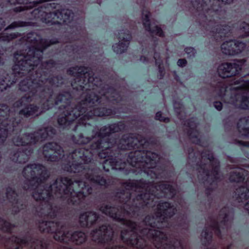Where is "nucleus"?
<instances>
[{
	"label": "nucleus",
	"mask_w": 249,
	"mask_h": 249,
	"mask_svg": "<svg viewBox=\"0 0 249 249\" xmlns=\"http://www.w3.org/2000/svg\"><path fill=\"white\" fill-rule=\"evenodd\" d=\"M75 183L81 188V190L76 193L74 191V182L71 178L68 177L57 178L52 185H50V196L41 202V207L38 206L36 208L37 215L44 219L53 218L57 215L51 202L54 196L62 200H66L70 205L78 206L84 203L86 197L91 194L92 189L86 184L87 182L82 180L75 181Z\"/></svg>",
	"instance_id": "39448f33"
},
{
	"label": "nucleus",
	"mask_w": 249,
	"mask_h": 249,
	"mask_svg": "<svg viewBox=\"0 0 249 249\" xmlns=\"http://www.w3.org/2000/svg\"><path fill=\"white\" fill-rule=\"evenodd\" d=\"M241 32L244 34L245 36H249V24L246 22H242L239 26Z\"/></svg>",
	"instance_id": "4c0bfd02"
},
{
	"label": "nucleus",
	"mask_w": 249,
	"mask_h": 249,
	"mask_svg": "<svg viewBox=\"0 0 249 249\" xmlns=\"http://www.w3.org/2000/svg\"><path fill=\"white\" fill-rule=\"evenodd\" d=\"M33 153V149L30 147L16 148L11 151L10 158L14 162L24 164L29 160Z\"/></svg>",
	"instance_id": "aec40b11"
},
{
	"label": "nucleus",
	"mask_w": 249,
	"mask_h": 249,
	"mask_svg": "<svg viewBox=\"0 0 249 249\" xmlns=\"http://www.w3.org/2000/svg\"><path fill=\"white\" fill-rule=\"evenodd\" d=\"M28 103L26 105L23 106L24 107L19 112V115L28 118L36 115L38 111L39 107L36 105L30 104Z\"/></svg>",
	"instance_id": "bb28decb"
},
{
	"label": "nucleus",
	"mask_w": 249,
	"mask_h": 249,
	"mask_svg": "<svg viewBox=\"0 0 249 249\" xmlns=\"http://www.w3.org/2000/svg\"><path fill=\"white\" fill-rule=\"evenodd\" d=\"M235 45L234 40L224 42L221 45V51L226 55H236V49L234 47Z\"/></svg>",
	"instance_id": "c85d7f7f"
},
{
	"label": "nucleus",
	"mask_w": 249,
	"mask_h": 249,
	"mask_svg": "<svg viewBox=\"0 0 249 249\" xmlns=\"http://www.w3.org/2000/svg\"><path fill=\"white\" fill-rule=\"evenodd\" d=\"M155 119L157 120H159L160 122H164L165 123H168L170 121V119L168 117H165L162 115V113L161 111H158L156 114Z\"/></svg>",
	"instance_id": "58836bf2"
},
{
	"label": "nucleus",
	"mask_w": 249,
	"mask_h": 249,
	"mask_svg": "<svg viewBox=\"0 0 249 249\" xmlns=\"http://www.w3.org/2000/svg\"><path fill=\"white\" fill-rule=\"evenodd\" d=\"M159 55L158 53H155L154 54V58L155 60L156 65L159 64V63H162V61L159 59Z\"/></svg>",
	"instance_id": "a18cd8bd"
},
{
	"label": "nucleus",
	"mask_w": 249,
	"mask_h": 249,
	"mask_svg": "<svg viewBox=\"0 0 249 249\" xmlns=\"http://www.w3.org/2000/svg\"><path fill=\"white\" fill-rule=\"evenodd\" d=\"M5 26V21L3 18H0V31Z\"/></svg>",
	"instance_id": "3c124183"
},
{
	"label": "nucleus",
	"mask_w": 249,
	"mask_h": 249,
	"mask_svg": "<svg viewBox=\"0 0 249 249\" xmlns=\"http://www.w3.org/2000/svg\"><path fill=\"white\" fill-rule=\"evenodd\" d=\"M55 132V130L52 127H42L33 133H25L15 137L13 139V142L18 146H32L38 142L45 141L49 137H52Z\"/></svg>",
	"instance_id": "ddd939ff"
},
{
	"label": "nucleus",
	"mask_w": 249,
	"mask_h": 249,
	"mask_svg": "<svg viewBox=\"0 0 249 249\" xmlns=\"http://www.w3.org/2000/svg\"><path fill=\"white\" fill-rule=\"evenodd\" d=\"M42 154L44 159L50 161H56L64 157L62 148L55 142H48L42 147Z\"/></svg>",
	"instance_id": "f3484780"
},
{
	"label": "nucleus",
	"mask_w": 249,
	"mask_h": 249,
	"mask_svg": "<svg viewBox=\"0 0 249 249\" xmlns=\"http://www.w3.org/2000/svg\"><path fill=\"white\" fill-rule=\"evenodd\" d=\"M38 65L34 67L33 69L26 71L25 73L20 72L19 74L15 69L16 65L14 67V73L15 77H21L23 76H26L25 79L21 80L18 85V89L21 91L26 93L20 99L14 104L15 107H22L26 105L28 103H30L37 98H43L44 95V91H45L44 86H43V81L42 75H36V77L33 74L35 68Z\"/></svg>",
	"instance_id": "6e6552de"
},
{
	"label": "nucleus",
	"mask_w": 249,
	"mask_h": 249,
	"mask_svg": "<svg viewBox=\"0 0 249 249\" xmlns=\"http://www.w3.org/2000/svg\"><path fill=\"white\" fill-rule=\"evenodd\" d=\"M15 226L0 217V230L4 232H11Z\"/></svg>",
	"instance_id": "2f4dec72"
},
{
	"label": "nucleus",
	"mask_w": 249,
	"mask_h": 249,
	"mask_svg": "<svg viewBox=\"0 0 249 249\" xmlns=\"http://www.w3.org/2000/svg\"><path fill=\"white\" fill-rule=\"evenodd\" d=\"M125 190L116 194V199L123 203L117 207L104 204L99 209L103 213L108 215L117 221L125 225L130 230L127 231L131 235L132 232L140 233V227L158 229L166 227L167 219L173 216L177 212L176 208L167 202H160L157 205L154 215H147L137 225L136 223L127 217L131 216L134 208L150 207L153 205L154 199L166 197L172 198L176 193L174 187L169 182L161 181L158 183H146L142 180H129L122 183Z\"/></svg>",
	"instance_id": "f03ea898"
},
{
	"label": "nucleus",
	"mask_w": 249,
	"mask_h": 249,
	"mask_svg": "<svg viewBox=\"0 0 249 249\" xmlns=\"http://www.w3.org/2000/svg\"><path fill=\"white\" fill-rule=\"evenodd\" d=\"M174 107L176 110H180L182 107V105L180 104L179 102H175L174 104ZM178 111L177 110V112Z\"/></svg>",
	"instance_id": "49530a36"
},
{
	"label": "nucleus",
	"mask_w": 249,
	"mask_h": 249,
	"mask_svg": "<svg viewBox=\"0 0 249 249\" xmlns=\"http://www.w3.org/2000/svg\"><path fill=\"white\" fill-rule=\"evenodd\" d=\"M214 107L218 111H220L222 109V104L221 102L215 101L213 103Z\"/></svg>",
	"instance_id": "c03bdc74"
},
{
	"label": "nucleus",
	"mask_w": 249,
	"mask_h": 249,
	"mask_svg": "<svg viewBox=\"0 0 249 249\" xmlns=\"http://www.w3.org/2000/svg\"><path fill=\"white\" fill-rule=\"evenodd\" d=\"M9 110L7 105L4 104H0V125L3 124V122H5L6 124L3 126L4 128H7V124H10L12 128L15 127L20 122V120H19L18 122L15 123L14 121L12 122L11 120H9Z\"/></svg>",
	"instance_id": "b1692460"
},
{
	"label": "nucleus",
	"mask_w": 249,
	"mask_h": 249,
	"mask_svg": "<svg viewBox=\"0 0 249 249\" xmlns=\"http://www.w3.org/2000/svg\"><path fill=\"white\" fill-rule=\"evenodd\" d=\"M58 24L68 23L72 20L74 13L68 9L56 10Z\"/></svg>",
	"instance_id": "a878e982"
},
{
	"label": "nucleus",
	"mask_w": 249,
	"mask_h": 249,
	"mask_svg": "<svg viewBox=\"0 0 249 249\" xmlns=\"http://www.w3.org/2000/svg\"><path fill=\"white\" fill-rule=\"evenodd\" d=\"M244 171L242 169H237L231 173L229 179L231 181L239 182L244 179Z\"/></svg>",
	"instance_id": "7c9ffc66"
},
{
	"label": "nucleus",
	"mask_w": 249,
	"mask_h": 249,
	"mask_svg": "<svg viewBox=\"0 0 249 249\" xmlns=\"http://www.w3.org/2000/svg\"><path fill=\"white\" fill-rule=\"evenodd\" d=\"M99 215L93 211H87L81 213L79 216V223L81 227L90 228L98 223Z\"/></svg>",
	"instance_id": "4be33fe9"
},
{
	"label": "nucleus",
	"mask_w": 249,
	"mask_h": 249,
	"mask_svg": "<svg viewBox=\"0 0 249 249\" xmlns=\"http://www.w3.org/2000/svg\"><path fill=\"white\" fill-rule=\"evenodd\" d=\"M43 81V86H44V88L45 89V91H44V95H43L44 98H46V100L48 99L49 95L48 94V92L50 91L51 93H50L51 96L53 99H55L56 97L54 98L53 95V91L52 88L50 87V86H54L56 87H58L60 85L63 83V79L61 76H56L53 77L49 79H46V77H43L42 79Z\"/></svg>",
	"instance_id": "5701e85b"
},
{
	"label": "nucleus",
	"mask_w": 249,
	"mask_h": 249,
	"mask_svg": "<svg viewBox=\"0 0 249 249\" xmlns=\"http://www.w3.org/2000/svg\"><path fill=\"white\" fill-rule=\"evenodd\" d=\"M187 132L189 137L190 139L193 143L196 144L200 143V140L199 138V133L196 129V123L193 120H189L187 121Z\"/></svg>",
	"instance_id": "393cba45"
},
{
	"label": "nucleus",
	"mask_w": 249,
	"mask_h": 249,
	"mask_svg": "<svg viewBox=\"0 0 249 249\" xmlns=\"http://www.w3.org/2000/svg\"><path fill=\"white\" fill-rule=\"evenodd\" d=\"M67 73L75 77L71 82L72 88L76 90H86L84 99L82 100L76 107L71 104L72 99L68 92L59 93L53 99L50 95L51 91H48L50 96L47 100V104L43 103V108L49 109L52 106L60 104L57 123L59 125L66 127L72 124L78 117L86 112H90L95 116H109L112 113V110L106 107L109 101H116L117 93L113 89L107 91L98 86L93 77V71L85 67L70 68Z\"/></svg>",
	"instance_id": "7ed1b4c3"
},
{
	"label": "nucleus",
	"mask_w": 249,
	"mask_h": 249,
	"mask_svg": "<svg viewBox=\"0 0 249 249\" xmlns=\"http://www.w3.org/2000/svg\"><path fill=\"white\" fill-rule=\"evenodd\" d=\"M234 41L236 44L234 46L236 49V55L241 53L246 48L247 45L245 43L238 40H234Z\"/></svg>",
	"instance_id": "f704fd0d"
},
{
	"label": "nucleus",
	"mask_w": 249,
	"mask_h": 249,
	"mask_svg": "<svg viewBox=\"0 0 249 249\" xmlns=\"http://www.w3.org/2000/svg\"><path fill=\"white\" fill-rule=\"evenodd\" d=\"M26 41L31 44L26 55H16L15 69L19 74L25 73L40 64L42 58L43 51L47 47L58 42L56 39L48 40L42 39L40 35L35 32H31L25 36Z\"/></svg>",
	"instance_id": "423d86ee"
},
{
	"label": "nucleus",
	"mask_w": 249,
	"mask_h": 249,
	"mask_svg": "<svg viewBox=\"0 0 249 249\" xmlns=\"http://www.w3.org/2000/svg\"><path fill=\"white\" fill-rule=\"evenodd\" d=\"M38 99H40V103L41 104L40 107H41V109H42V110H41V112H43V110H46V109L43 108V103H46V104H47V102L46 100V98H44V97H43V98H38V97L36 100H37Z\"/></svg>",
	"instance_id": "09e8293b"
},
{
	"label": "nucleus",
	"mask_w": 249,
	"mask_h": 249,
	"mask_svg": "<svg viewBox=\"0 0 249 249\" xmlns=\"http://www.w3.org/2000/svg\"><path fill=\"white\" fill-rule=\"evenodd\" d=\"M218 2L222 4H230L233 0H217Z\"/></svg>",
	"instance_id": "8fccbe9b"
},
{
	"label": "nucleus",
	"mask_w": 249,
	"mask_h": 249,
	"mask_svg": "<svg viewBox=\"0 0 249 249\" xmlns=\"http://www.w3.org/2000/svg\"><path fill=\"white\" fill-rule=\"evenodd\" d=\"M39 230L43 233H53L55 240L64 243L71 242L79 245L84 243L87 239L85 233L75 231L71 233L67 230L66 227L60 222L42 220L38 223Z\"/></svg>",
	"instance_id": "9b49d317"
},
{
	"label": "nucleus",
	"mask_w": 249,
	"mask_h": 249,
	"mask_svg": "<svg viewBox=\"0 0 249 249\" xmlns=\"http://www.w3.org/2000/svg\"><path fill=\"white\" fill-rule=\"evenodd\" d=\"M227 88L224 82H219L215 87V91L224 102L237 108L249 109V81L229 91Z\"/></svg>",
	"instance_id": "9d476101"
},
{
	"label": "nucleus",
	"mask_w": 249,
	"mask_h": 249,
	"mask_svg": "<svg viewBox=\"0 0 249 249\" xmlns=\"http://www.w3.org/2000/svg\"><path fill=\"white\" fill-rule=\"evenodd\" d=\"M245 59L235 60L232 62H224L219 65L217 72L223 78L232 77L239 75L243 65L246 62Z\"/></svg>",
	"instance_id": "2eb2a0df"
},
{
	"label": "nucleus",
	"mask_w": 249,
	"mask_h": 249,
	"mask_svg": "<svg viewBox=\"0 0 249 249\" xmlns=\"http://www.w3.org/2000/svg\"><path fill=\"white\" fill-rule=\"evenodd\" d=\"M112 163V168L116 169H121L125 168V163L122 162L121 160H116V159L112 160L111 161H110Z\"/></svg>",
	"instance_id": "e433bc0d"
},
{
	"label": "nucleus",
	"mask_w": 249,
	"mask_h": 249,
	"mask_svg": "<svg viewBox=\"0 0 249 249\" xmlns=\"http://www.w3.org/2000/svg\"><path fill=\"white\" fill-rule=\"evenodd\" d=\"M192 152H189V158L190 159L192 157Z\"/></svg>",
	"instance_id": "bf43d9fd"
},
{
	"label": "nucleus",
	"mask_w": 249,
	"mask_h": 249,
	"mask_svg": "<svg viewBox=\"0 0 249 249\" xmlns=\"http://www.w3.org/2000/svg\"><path fill=\"white\" fill-rule=\"evenodd\" d=\"M27 0V4H29L30 5L29 7L30 8H33V7L36 6V0Z\"/></svg>",
	"instance_id": "de8ad7c7"
},
{
	"label": "nucleus",
	"mask_w": 249,
	"mask_h": 249,
	"mask_svg": "<svg viewBox=\"0 0 249 249\" xmlns=\"http://www.w3.org/2000/svg\"><path fill=\"white\" fill-rule=\"evenodd\" d=\"M233 220V213L227 207L223 208L219 213L216 219H212L209 217L207 221L206 227L201 233L202 244L207 246L212 241L213 231L218 237H220L221 230H226L231 225Z\"/></svg>",
	"instance_id": "f8f14e48"
},
{
	"label": "nucleus",
	"mask_w": 249,
	"mask_h": 249,
	"mask_svg": "<svg viewBox=\"0 0 249 249\" xmlns=\"http://www.w3.org/2000/svg\"><path fill=\"white\" fill-rule=\"evenodd\" d=\"M238 142L241 145H244V146H248V144H249L248 142H243V141H239Z\"/></svg>",
	"instance_id": "5fc2aeb1"
},
{
	"label": "nucleus",
	"mask_w": 249,
	"mask_h": 249,
	"mask_svg": "<svg viewBox=\"0 0 249 249\" xmlns=\"http://www.w3.org/2000/svg\"><path fill=\"white\" fill-rule=\"evenodd\" d=\"M185 52L188 55V57L194 56L196 53V50L192 47H186L184 49Z\"/></svg>",
	"instance_id": "a19ab883"
},
{
	"label": "nucleus",
	"mask_w": 249,
	"mask_h": 249,
	"mask_svg": "<svg viewBox=\"0 0 249 249\" xmlns=\"http://www.w3.org/2000/svg\"><path fill=\"white\" fill-rule=\"evenodd\" d=\"M22 175L26 179L23 186L24 190H33L32 196L36 201L41 202L50 196V186L45 187L44 181L50 176L46 168L40 164H29L22 171Z\"/></svg>",
	"instance_id": "0eeeda50"
},
{
	"label": "nucleus",
	"mask_w": 249,
	"mask_h": 249,
	"mask_svg": "<svg viewBox=\"0 0 249 249\" xmlns=\"http://www.w3.org/2000/svg\"><path fill=\"white\" fill-rule=\"evenodd\" d=\"M26 7V6H18L16 8V11L17 12H20L22 11H23L25 9V8Z\"/></svg>",
	"instance_id": "603ef678"
},
{
	"label": "nucleus",
	"mask_w": 249,
	"mask_h": 249,
	"mask_svg": "<svg viewBox=\"0 0 249 249\" xmlns=\"http://www.w3.org/2000/svg\"><path fill=\"white\" fill-rule=\"evenodd\" d=\"M10 76L9 74H7L4 79L0 81V91H3L6 89L7 87H10L11 85L16 82V80L10 81Z\"/></svg>",
	"instance_id": "473e14b6"
},
{
	"label": "nucleus",
	"mask_w": 249,
	"mask_h": 249,
	"mask_svg": "<svg viewBox=\"0 0 249 249\" xmlns=\"http://www.w3.org/2000/svg\"><path fill=\"white\" fill-rule=\"evenodd\" d=\"M197 154L198 155H199V157H198V159H200V157H201V154L197 153Z\"/></svg>",
	"instance_id": "680f3d73"
},
{
	"label": "nucleus",
	"mask_w": 249,
	"mask_h": 249,
	"mask_svg": "<svg viewBox=\"0 0 249 249\" xmlns=\"http://www.w3.org/2000/svg\"><path fill=\"white\" fill-rule=\"evenodd\" d=\"M18 35L15 34H11L9 35H7L6 36H2L0 35V55H2L3 54V50L1 46V41H10L13 39L17 38Z\"/></svg>",
	"instance_id": "72a5a7b5"
},
{
	"label": "nucleus",
	"mask_w": 249,
	"mask_h": 249,
	"mask_svg": "<svg viewBox=\"0 0 249 249\" xmlns=\"http://www.w3.org/2000/svg\"><path fill=\"white\" fill-rule=\"evenodd\" d=\"M155 178H158V175H155Z\"/></svg>",
	"instance_id": "e2e57ef3"
},
{
	"label": "nucleus",
	"mask_w": 249,
	"mask_h": 249,
	"mask_svg": "<svg viewBox=\"0 0 249 249\" xmlns=\"http://www.w3.org/2000/svg\"><path fill=\"white\" fill-rule=\"evenodd\" d=\"M151 13L147 9H143L142 12V24L145 29L149 32L151 36L156 35L160 37L164 36V33L161 28L159 26L153 25L150 23L149 18L151 17Z\"/></svg>",
	"instance_id": "412c9836"
},
{
	"label": "nucleus",
	"mask_w": 249,
	"mask_h": 249,
	"mask_svg": "<svg viewBox=\"0 0 249 249\" xmlns=\"http://www.w3.org/2000/svg\"><path fill=\"white\" fill-rule=\"evenodd\" d=\"M140 227V233L122 231L121 238L127 245L138 249H186L180 241L174 239L168 241L166 235L160 230ZM93 241L98 244H107L105 249H127L124 246H117L114 239L113 231L110 226L102 225L90 233Z\"/></svg>",
	"instance_id": "20e7f679"
},
{
	"label": "nucleus",
	"mask_w": 249,
	"mask_h": 249,
	"mask_svg": "<svg viewBox=\"0 0 249 249\" xmlns=\"http://www.w3.org/2000/svg\"><path fill=\"white\" fill-rule=\"evenodd\" d=\"M212 191V188L211 187H208V188H207L206 189V194L207 195H209L210 193V191Z\"/></svg>",
	"instance_id": "4d7b16f0"
},
{
	"label": "nucleus",
	"mask_w": 249,
	"mask_h": 249,
	"mask_svg": "<svg viewBox=\"0 0 249 249\" xmlns=\"http://www.w3.org/2000/svg\"><path fill=\"white\" fill-rule=\"evenodd\" d=\"M56 63L53 60H49L48 61L41 63L40 70L38 69L35 71L36 75L38 76L42 75V77H46L47 71L55 67Z\"/></svg>",
	"instance_id": "cd10ccee"
},
{
	"label": "nucleus",
	"mask_w": 249,
	"mask_h": 249,
	"mask_svg": "<svg viewBox=\"0 0 249 249\" xmlns=\"http://www.w3.org/2000/svg\"><path fill=\"white\" fill-rule=\"evenodd\" d=\"M58 249H71L68 248L66 247H60Z\"/></svg>",
	"instance_id": "13d9d810"
},
{
	"label": "nucleus",
	"mask_w": 249,
	"mask_h": 249,
	"mask_svg": "<svg viewBox=\"0 0 249 249\" xmlns=\"http://www.w3.org/2000/svg\"><path fill=\"white\" fill-rule=\"evenodd\" d=\"M194 9L198 13L197 20L206 30L211 33L218 34L217 37L222 38L228 33L229 27L218 24L213 19L216 11L208 8L207 3L203 0H191Z\"/></svg>",
	"instance_id": "1a4fd4ad"
},
{
	"label": "nucleus",
	"mask_w": 249,
	"mask_h": 249,
	"mask_svg": "<svg viewBox=\"0 0 249 249\" xmlns=\"http://www.w3.org/2000/svg\"><path fill=\"white\" fill-rule=\"evenodd\" d=\"M117 36L119 42L113 45L112 48L114 52L121 54L127 50L132 36L128 30H122L118 33Z\"/></svg>",
	"instance_id": "6ab92c4d"
},
{
	"label": "nucleus",
	"mask_w": 249,
	"mask_h": 249,
	"mask_svg": "<svg viewBox=\"0 0 249 249\" xmlns=\"http://www.w3.org/2000/svg\"><path fill=\"white\" fill-rule=\"evenodd\" d=\"M11 4L15 5L16 4H27L26 0H9Z\"/></svg>",
	"instance_id": "37998d69"
},
{
	"label": "nucleus",
	"mask_w": 249,
	"mask_h": 249,
	"mask_svg": "<svg viewBox=\"0 0 249 249\" xmlns=\"http://www.w3.org/2000/svg\"><path fill=\"white\" fill-rule=\"evenodd\" d=\"M52 7L51 4H47L46 5L35 9L33 11V15L36 19H39L42 22L48 24H58V17L56 10L51 12L49 8Z\"/></svg>",
	"instance_id": "dca6fc26"
},
{
	"label": "nucleus",
	"mask_w": 249,
	"mask_h": 249,
	"mask_svg": "<svg viewBox=\"0 0 249 249\" xmlns=\"http://www.w3.org/2000/svg\"><path fill=\"white\" fill-rule=\"evenodd\" d=\"M243 185L245 186L246 188H248V190H249V178H248L246 183H244Z\"/></svg>",
	"instance_id": "864d4df0"
},
{
	"label": "nucleus",
	"mask_w": 249,
	"mask_h": 249,
	"mask_svg": "<svg viewBox=\"0 0 249 249\" xmlns=\"http://www.w3.org/2000/svg\"><path fill=\"white\" fill-rule=\"evenodd\" d=\"M1 55H0V66H3L4 64L3 59L1 57Z\"/></svg>",
	"instance_id": "6e6d98bb"
},
{
	"label": "nucleus",
	"mask_w": 249,
	"mask_h": 249,
	"mask_svg": "<svg viewBox=\"0 0 249 249\" xmlns=\"http://www.w3.org/2000/svg\"><path fill=\"white\" fill-rule=\"evenodd\" d=\"M29 25L28 22L22 21H16L12 22L10 24L7 28L6 29H14L18 27H25Z\"/></svg>",
	"instance_id": "c9c22d12"
},
{
	"label": "nucleus",
	"mask_w": 249,
	"mask_h": 249,
	"mask_svg": "<svg viewBox=\"0 0 249 249\" xmlns=\"http://www.w3.org/2000/svg\"><path fill=\"white\" fill-rule=\"evenodd\" d=\"M158 65V78L159 79H162L164 77V76L165 74V69L164 66L162 64L159 63Z\"/></svg>",
	"instance_id": "ea45409f"
},
{
	"label": "nucleus",
	"mask_w": 249,
	"mask_h": 249,
	"mask_svg": "<svg viewBox=\"0 0 249 249\" xmlns=\"http://www.w3.org/2000/svg\"><path fill=\"white\" fill-rule=\"evenodd\" d=\"M6 196L11 206L12 213L16 214L26 207V202L19 198V196L11 187L6 189Z\"/></svg>",
	"instance_id": "a211bd4d"
},
{
	"label": "nucleus",
	"mask_w": 249,
	"mask_h": 249,
	"mask_svg": "<svg viewBox=\"0 0 249 249\" xmlns=\"http://www.w3.org/2000/svg\"><path fill=\"white\" fill-rule=\"evenodd\" d=\"M231 245L228 246L226 248H224V249H230Z\"/></svg>",
	"instance_id": "052dcab7"
},
{
	"label": "nucleus",
	"mask_w": 249,
	"mask_h": 249,
	"mask_svg": "<svg viewBox=\"0 0 249 249\" xmlns=\"http://www.w3.org/2000/svg\"><path fill=\"white\" fill-rule=\"evenodd\" d=\"M206 249H208V248H207Z\"/></svg>",
	"instance_id": "0e129e2a"
},
{
	"label": "nucleus",
	"mask_w": 249,
	"mask_h": 249,
	"mask_svg": "<svg viewBox=\"0 0 249 249\" xmlns=\"http://www.w3.org/2000/svg\"><path fill=\"white\" fill-rule=\"evenodd\" d=\"M201 157L202 160L204 161L207 158L208 163L203 164L201 161L199 167L197 169L198 172L200 174L202 173L206 175L205 181L206 182H211V186L215 185V182L218 178L219 163L214 158L213 153L210 151L203 150L201 153Z\"/></svg>",
	"instance_id": "4468645a"
},
{
	"label": "nucleus",
	"mask_w": 249,
	"mask_h": 249,
	"mask_svg": "<svg viewBox=\"0 0 249 249\" xmlns=\"http://www.w3.org/2000/svg\"><path fill=\"white\" fill-rule=\"evenodd\" d=\"M121 130L120 126L116 124L102 127L91 139H86L87 142L84 143H89L90 150L83 147L75 149L68 157L67 163L63 164L64 170L77 173V176L81 178L84 176L90 183L107 187L110 183L109 179L99 175L97 168L87 169L84 165L91 162L93 154L91 151L101 150L98 152L99 157L101 159H110L115 155L114 151L117 149L122 150L138 149L129 153L127 162L136 168L144 171L151 169V172L155 173L159 157L156 153L143 150L147 144L145 138L139 134H126L123 136L118 143L119 137L116 133Z\"/></svg>",
	"instance_id": "f257e3e1"
},
{
	"label": "nucleus",
	"mask_w": 249,
	"mask_h": 249,
	"mask_svg": "<svg viewBox=\"0 0 249 249\" xmlns=\"http://www.w3.org/2000/svg\"><path fill=\"white\" fill-rule=\"evenodd\" d=\"M237 128L242 135L249 136V117L241 118L237 123Z\"/></svg>",
	"instance_id": "c756f323"
},
{
	"label": "nucleus",
	"mask_w": 249,
	"mask_h": 249,
	"mask_svg": "<svg viewBox=\"0 0 249 249\" xmlns=\"http://www.w3.org/2000/svg\"><path fill=\"white\" fill-rule=\"evenodd\" d=\"M178 65L180 67H184L187 64V61L185 58L179 59L177 62Z\"/></svg>",
	"instance_id": "79ce46f5"
}]
</instances>
